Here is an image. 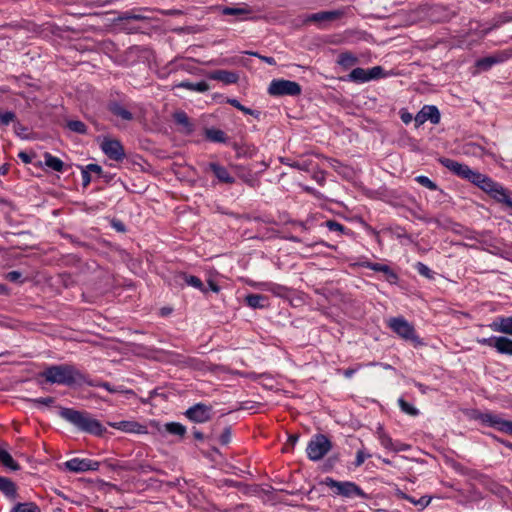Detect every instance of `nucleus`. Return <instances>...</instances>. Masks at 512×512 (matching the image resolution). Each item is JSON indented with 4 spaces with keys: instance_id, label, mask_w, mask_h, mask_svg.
Masks as SVG:
<instances>
[{
    "instance_id": "obj_54",
    "label": "nucleus",
    "mask_w": 512,
    "mask_h": 512,
    "mask_svg": "<svg viewBox=\"0 0 512 512\" xmlns=\"http://www.w3.org/2000/svg\"><path fill=\"white\" fill-rule=\"evenodd\" d=\"M400 118L405 124H409L412 121L413 116L409 112L402 110L400 112Z\"/></svg>"
},
{
    "instance_id": "obj_14",
    "label": "nucleus",
    "mask_w": 512,
    "mask_h": 512,
    "mask_svg": "<svg viewBox=\"0 0 512 512\" xmlns=\"http://www.w3.org/2000/svg\"><path fill=\"white\" fill-rule=\"evenodd\" d=\"M468 181L491 195L493 189L496 187L497 182L493 181L490 177L472 170L469 177L467 178Z\"/></svg>"
},
{
    "instance_id": "obj_42",
    "label": "nucleus",
    "mask_w": 512,
    "mask_h": 512,
    "mask_svg": "<svg viewBox=\"0 0 512 512\" xmlns=\"http://www.w3.org/2000/svg\"><path fill=\"white\" fill-rule=\"evenodd\" d=\"M415 267L420 275H422L428 279L433 278L434 272L427 265H425L421 262H418Z\"/></svg>"
},
{
    "instance_id": "obj_28",
    "label": "nucleus",
    "mask_w": 512,
    "mask_h": 512,
    "mask_svg": "<svg viewBox=\"0 0 512 512\" xmlns=\"http://www.w3.org/2000/svg\"><path fill=\"white\" fill-rule=\"evenodd\" d=\"M0 491L5 494L7 497L15 498L17 495V489L14 482H12L9 478L0 477Z\"/></svg>"
},
{
    "instance_id": "obj_25",
    "label": "nucleus",
    "mask_w": 512,
    "mask_h": 512,
    "mask_svg": "<svg viewBox=\"0 0 512 512\" xmlns=\"http://www.w3.org/2000/svg\"><path fill=\"white\" fill-rule=\"evenodd\" d=\"M177 282L180 284L184 283V284L194 287L202 292L206 291L201 279L196 276H193V275H189L186 273H180L177 276Z\"/></svg>"
},
{
    "instance_id": "obj_44",
    "label": "nucleus",
    "mask_w": 512,
    "mask_h": 512,
    "mask_svg": "<svg viewBox=\"0 0 512 512\" xmlns=\"http://www.w3.org/2000/svg\"><path fill=\"white\" fill-rule=\"evenodd\" d=\"M227 102L230 105H232L233 107L237 108L238 110L244 112L245 114H248V115H253L254 114L253 110L243 106L237 99H228Z\"/></svg>"
},
{
    "instance_id": "obj_11",
    "label": "nucleus",
    "mask_w": 512,
    "mask_h": 512,
    "mask_svg": "<svg viewBox=\"0 0 512 512\" xmlns=\"http://www.w3.org/2000/svg\"><path fill=\"white\" fill-rule=\"evenodd\" d=\"M101 149L112 160L120 161L125 157L124 148L118 140L105 138L101 143Z\"/></svg>"
},
{
    "instance_id": "obj_26",
    "label": "nucleus",
    "mask_w": 512,
    "mask_h": 512,
    "mask_svg": "<svg viewBox=\"0 0 512 512\" xmlns=\"http://www.w3.org/2000/svg\"><path fill=\"white\" fill-rule=\"evenodd\" d=\"M495 349L500 354L512 356V339L498 336Z\"/></svg>"
},
{
    "instance_id": "obj_39",
    "label": "nucleus",
    "mask_w": 512,
    "mask_h": 512,
    "mask_svg": "<svg viewBox=\"0 0 512 512\" xmlns=\"http://www.w3.org/2000/svg\"><path fill=\"white\" fill-rule=\"evenodd\" d=\"M398 403H399V406H400L401 410L404 413L409 414L411 416H417L419 414V410L417 408H415L413 405L409 404L408 402H406L402 398H400L398 400Z\"/></svg>"
},
{
    "instance_id": "obj_40",
    "label": "nucleus",
    "mask_w": 512,
    "mask_h": 512,
    "mask_svg": "<svg viewBox=\"0 0 512 512\" xmlns=\"http://www.w3.org/2000/svg\"><path fill=\"white\" fill-rule=\"evenodd\" d=\"M67 127L76 133L84 134L87 131L86 125L78 120H71L67 123Z\"/></svg>"
},
{
    "instance_id": "obj_2",
    "label": "nucleus",
    "mask_w": 512,
    "mask_h": 512,
    "mask_svg": "<svg viewBox=\"0 0 512 512\" xmlns=\"http://www.w3.org/2000/svg\"><path fill=\"white\" fill-rule=\"evenodd\" d=\"M40 376L50 384L71 386L81 379L80 372L72 365L60 364L46 367Z\"/></svg>"
},
{
    "instance_id": "obj_20",
    "label": "nucleus",
    "mask_w": 512,
    "mask_h": 512,
    "mask_svg": "<svg viewBox=\"0 0 512 512\" xmlns=\"http://www.w3.org/2000/svg\"><path fill=\"white\" fill-rule=\"evenodd\" d=\"M336 63L343 70H349L359 63V58L354 53L345 51L338 55Z\"/></svg>"
},
{
    "instance_id": "obj_32",
    "label": "nucleus",
    "mask_w": 512,
    "mask_h": 512,
    "mask_svg": "<svg viewBox=\"0 0 512 512\" xmlns=\"http://www.w3.org/2000/svg\"><path fill=\"white\" fill-rule=\"evenodd\" d=\"M178 87L186 88L196 92H205L209 89V85L205 81H200L197 83L181 82Z\"/></svg>"
},
{
    "instance_id": "obj_52",
    "label": "nucleus",
    "mask_w": 512,
    "mask_h": 512,
    "mask_svg": "<svg viewBox=\"0 0 512 512\" xmlns=\"http://www.w3.org/2000/svg\"><path fill=\"white\" fill-rule=\"evenodd\" d=\"M35 403H38V404H41V405H45V406H50L54 403V398L52 397H42V398H37L34 400Z\"/></svg>"
},
{
    "instance_id": "obj_5",
    "label": "nucleus",
    "mask_w": 512,
    "mask_h": 512,
    "mask_svg": "<svg viewBox=\"0 0 512 512\" xmlns=\"http://www.w3.org/2000/svg\"><path fill=\"white\" fill-rule=\"evenodd\" d=\"M332 448L331 442L323 434H317L309 441L306 452L312 461L321 460Z\"/></svg>"
},
{
    "instance_id": "obj_22",
    "label": "nucleus",
    "mask_w": 512,
    "mask_h": 512,
    "mask_svg": "<svg viewBox=\"0 0 512 512\" xmlns=\"http://www.w3.org/2000/svg\"><path fill=\"white\" fill-rule=\"evenodd\" d=\"M209 169L214 173L216 178L223 183L232 184L234 178L230 175L228 170L216 162L209 163Z\"/></svg>"
},
{
    "instance_id": "obj_21",
    "label": "nucleus",
    "mask_w": 512,
    "mask_h": 512,
    "mask_svg": "<svg viewBox=\"0 0 512 512\" xmlns=\"http://www.w3.org/2000/svg\"><path fill=\"white\" fill-rule=\"evenodd\" d=\"M365 267L370 270L376 271V272L384 273L386 275V279L390 283H396V281L398 279L397 274L388 265L381 264V263L367 262L365 264Z\"/></svg>"
},
{
    "instance_id": "obj_16",
    "label": "nucleus",
    "mask_w": 512,
    "mask_h": 512,
    "mask_svg": "<svg viewBox=\"0 0 512 512\" xmlns=\"http://www.w3.org/2000/svg\"><path fill=\"white\" fill-rule=\"evenodd\" d=\"M108 425L112 428L118 429L126 433H146L145 426L139 424L136 421L109 422Z\"/></svg>"
},
{
    "instance_id": "obj_50",
    "label": "nucleus",
    "mask_w": 512,
    "mask_h": 512,
    "mask_svg": "<svg viewBox=\"0 0 512 512\" xmlns=\"http://www.w3.org/2000/svg\"><path fill=\"white\" fill-rule=\"evenodd\" d=\"M432 498L428 496H422L417 499L416 506H419L421 509L426 508L431 503Z\"/></svg>"
},
{
    "instance_id": "obj_15",
    "label": "nucleus",
    "mask_w": 512,
    "mask_h": 512,
    "mask_svg": "<svg viewBox=\"0 0 512 512\" xmlns=\"http://www.w3.org/2000/svg\"><path fill=\"white\" fill-rule=\"evenodd\" d=\"M440 163L445 168H447L448 170L453 172L455 175H457L463 179H466V180L472 171V169L469 166L459 163V162L449 159V158H442L440 160Z\"/></svg>"
},
{
    "instance_id": "obj_6",
    "label": "nucleus",
    "mask_w": 512,
    "mask_h": 512,
    "mask_svg": "<svg viewBox=\"0 0 512 512\" xmlns=\"http://www.w3.org/2000/svg\"><path fill=\"white\" fill-rule=\"evenodd\" d=\"M301 92L302 88L297 82L285 79H274L268 87V93L272 96H297Z\"/></svg>"
},
{
    "instance_id": "obj_17",
    "label": "nucleus",
    "mask_w": 512,
    "mask_h": 512,
    "mask_svg": "<svg viewBox=\"0 0 512 512\" xmlns=\"http://www.w3.org/2000/svg\"><path fill=\"white\" fill-rule=\"evenodd\" d=\"M209 79L220 81L226 85L234 84L238 81L237 73L227 70H215L208 74Z\"/></svg>"
},
{
    "instance_id": "obj_48",
    "label": "nucleus",
    "mask_w": 512,
    "mask_h": 512,
    "mask_svg": "<svg viewBox=\"0 0 512 512\" xmlns=\"http://www.w3.org/2000/svg\"><path fill=\"white\" fill-rule=\"evenodd\" d=\"M326 226L330 231H336L342 233L344 231V226L336 221H327Z\"/></svg>"
},
{
    "instance_id": "obj_33",
    "label": "nucleus",
    "mask_w": 512,
    "mask_h": 512,
    "mask_svg": "<svg viewBox=\"0 0 512 512\" xmlns=\"http://www.w3.org/2000/svg\"><path fill=\"white\" fill-rule=\"evenodd\" d=\"M95 386L104 388L110 393L133 394V391L130 389H126L123 386H113L108 382H99Z\"/></svg>"
},
{
    "instance_id": "obj_63",
    "label": "nucleus",
    "mask_w": 512,
    "mask_h": 512,
    "mask_svg": "<svg viewBox=\"0 0 512 512\" xmlns=\"http://www.w3.org/2000/svg\"><path fill=\"white\" fill-rule=\"evenodd\" d=\"M353 373H354V371H353V370H346V371L344 372V375H345L346 377H351V376L353 375Z\"/></svg>"
},
{
    "instance_id": "obj_58",
    "label": "nucleus",
    "mask_w": 512,
    "mask_h": 512,
    "mask_svg": "<svg viewBox=\"0 0 512 512\" xmlns=\"http://www.w3.org/2000/svg\"><path fill=\"white\" fill-rule=\"evenodd\" d=\"M283 287L279 286V285H273V287H270V288H266V290H269L275 294H280V290H282Z\"/></svg>"
},
{
    "instance_id": "obj_43",
    "label": "nucleus",
    "mask_w": 512,
    "mask_h": 512,
    "mask_svg": "<svg viewBox=\"0 0 512 512\" xmlns=\"http://www.w3.org/2000/svg\"><path fill=\"white\" fill-rule=\"evenodd\" d=\"M371 454L367 453L364 449H359L356 453V459L354 465L360 467L366 459L370 458Z\"/></svg>"
},
{
    "instance_id": "obj_1",
    "label": "nucleus",
    "mask_w": 512,
    "mask_h": 512,
    "mask_svg": "<svg viewBox=\"0 0 512 512\" xmlns=\"http://www.w3.org/2000/svg\"><path fill=\"white\" fill-rule=\"evenodd\" d=\"M60 416L79 430L96 436H100L106 431L104 426L87 412L64 408L61 410Z\"/></svg>"
},
{
    "instance_id": "obj_55",
    "label": "nucleus",
    "mask_w": 512,
    "mask_h": 512,
    "mask_svg": "<svg viewBox=\"0 0 512 512\" xmlns=\"http://www.w3.org/2000/svg\"><path fill=\"white\" fill-rule=\"evenodd\" d=\"M88 172H93L96 174H101L102 168L97 164H88L85 168Z\"/></svg>"
},
{
    "instance_id": "obj_4",
    "label": "nucleus",
    "mask_w": 512,
    "mask_h": 512,
    "mask_svg": "<svg viewBox=\"0 0 512 512\" xmlns=\"http://www.w3.org/2000/svg\"><path fill=\"white\" fill-rule=\"evenodd\" d=\"M389 328L399 337L410 341L415 347L423 345V341L416 334L414 326L403 317H393L388 320Z\"/></svg>"
},
{
    "instance_id": "obj_35",
    "label": "nucleus",
    "mask_w": 512,
    "mask_h": 512,
    "mask_svg": "<svg viewBox=\"0 0 512 512\" xmlns=\"http://www.w3.org/2000/svg\"><path fill=\"white\" fill-rule=\"evenodd\" d=\"M11 512H41L40 508L33 502L18 503Z\"/></svg>"
},
{
    "instance_id": "obj_51",
    "label": "nucleus",
    "mask_w": 512,
    "mask_h": 512,
    "mask_svg": "<svg viewBox=\"0 0 512 512\" xmlns=\"http://www.w3.org/2000/svg\"><path fill=\"white\" fill-rule=\"evenodd\" d=\"M396 496L398 498H400V499L407 500V501H409L410 503H412L413 505L416 506L417 499H415L414 497L409 496L408 494L404 493L403 491L398 490L396 492Z\"/></svg>"
},
{
    "instance_id": "obj_3",
    "label": "nucleus",
    "mask_w": 512,
    "mask_h": 512,
    "mask_svg": "<svg viewBox=\"0 0 512 512\" xmlns=\"http://www.w3.org/2000/svg\"><path fill=\"white\" fill-rule=\"evenodd\" d=\"M324 484L331 488L335 494L345 498L360 497L368 499L369 496L356 483L352 481H337L331 477H326Z\"/></svg>"
},
{
    "instance_id": "obj_27",
    "label": "nucleus",
    "mask_w": 512,
    "mask_h": 512,
    "mask_svg": "<svg viewBox=\"0 0 512 512\" xmlns=\"http://www.w3.org/2000/svg\"><path fill=\"white\" fill-rule=\"evenodd\" d=\"M0 462L6 468L17 471L20 469L19 464L12 458L11 454L3 447H0Z\"/></svg>"
},
{
    "instance_id": "obj_62",
    "label": "nucleus",
    "mask_w": 512,
    "mask_h": 512,
    "mask_svg": "<svg viewBox=\"0 0 512 512\" xmlns=\"http://www.w3.org/2000/svg\"><path fill=\"white\" fill-rule=\"evenodd\" d=\"M298 440V436L297 435H290L289 436V442L294 445Z\"/></svg>"
},
{
    "instance_id": "obj_47",
    "label": "nucleus",
    "mask_w": 512,
    "mask_h": 512,
    "mask_svg": "<svg viewBox=\"0 0 512 512\" xmlns=\"http://www.w3.org/2000/svg\"><path fill=\"white\" fill-rule=\"evenodd\" d=\"M231 436H232L231 435V429L230 428H225L224 431L221 433V435L219 437V442L222 445H227L231 441Z\"/></svg>"
},
{
    "instance_id": "obj_23",
    "label": "nucleus",
    "mask_w": 512,
    "mask_h": 512,
    "mask_svg": "<svg viewBox=\"0 0 512 512\" xmlns=\"http://www.w3.org/2000/svg\"><path fill=\"white\" fill-rule=\"evenodd\" d=\"M252 13V10L251 8L244 4L242 6H239V7H223L222 8V14L224 15H230V16H235L236 18L240 19V20H244V19H247V17Z\"/></svg>"
},
{
    "instance_id": "obj_18",
    "label": "nucleus",
    "mask_w": 512,
    "mask_h": 512,
    "mask_svg": "<svg viewBox=\"0 0 512 512\" xmlns=\"http://www.w3.org/2000/svg\"><path fill=\"white\" fill-rule=\"evenodd\" d=\"M490 196L497 202L512 208V191L504 188L501 184H496Z\"/></svg>"
},
{
    "instance_id": "obj_41",
    "label": "nucleus",
    "mask_w": 512,
    "mask_h": 512,
    "mask_svg": "<svg viewBox=\"0 0 512 512\" xmlns=\"http://www.w3.org/2000/svg\"><path fill=\"white\" fill-rule=\"evenodd\" d=\"M497 62H498V59L495 57H486V58H482L477 61V67H479L483 70H488Z\"/></svg>"
},
{
    "instance_id": "obj_46",
    "label": "nucleus",
    "mask_w": 512,
    "mask_h": 512,
    "mask_svg": "<svg viewBox=\"0 0 512 512\" xmlns=\"http://www.w3.org/2000/svg\"><path fill=\"white\" fill-rule=\"evenodd\" d=\"M497 338L498 336H492V337H489V338H481V339H478L477 342L481 345H485V346H489V347H492V348H495L496 347V343H497Z\"/></svg>"
},
{
    "instance_id": "obj_29",
    "label": "nucleus",
    "mask_w": 512,
    "mask_h": 512,
    "mask_svg": "<svg viewBox=\"0 0 512 512\" xmlns=\"http://www.w3.org/2000/svg\"><path fill=\"white\" fill-rule=\"evenodd\" d=\"M44 163H45L46 167L50 168L53 171H57V172L63 171V168H64L63 161L60 158L55 157L50 153L44 154Z\"/></svg>"
},
{
    "instance_id": "obj_64",
    "label": "nucleus",
    "mask_w": 512,
    "mask_h": 512,
    "mask_svg": "<svg viewBox=\"0 0 512 512\" xmlns=\"http://www.w3.org/2000/svg\"><path fill=\"white\" fill-rule=\"evenodd\" d=\"M194 436L196 439H203V434L201 432H195Z\"/></svg>"
},
{
    "instance_id": "obj_49",
    "label": "nucleus",
    "mask_w": 512,
    "mask_h": 512,
    "mask_svg": "<svg viewBox=\"0 0 512 512\" xmlns=\"http://www.w3.org/2000/svg\"><path fill=\"white\" fill-rule=\"evenodd\" d=\"M22 274L19 271H11L6 274V279L10 282H18Z\"/></svg>"
},
{
    "instance_id": "obj_59",
    "label": "nucleus",
    "mask_w": 512,
    "mask_h": 512,
    "mask_svg": "<svg viewBox=\"0 0 512 512\" xmlns=\"http://www.w3.org/2000/svg\"><path fill=\"white\" fill-rule=\"evenodd\" d=\"M113 227L117 230V231H125V228H124V225L121 223V222H114L113 223Z\"/></svg>"
},
{
    "instance_id": "obj_30",
    "label": "nucleus",
    "mask_w": 512,
    "mask_h": 512,
    "mask_svg": "<svg viewBox=\"0 0 512 512\" xmlns=\"http://www.w3.org/2000/svg\"><path fill=\"white\" fill-rule=\"evenodd\" d=\"M110 111L117 117H120L122 120L130 121L133 116L132 113L127 110L124 106L118 103H113L110 105Z\"/></svg>"
},
{
    "instance_id": "obj_7",
    "label": "nucleus",
    "mask_w": 512,
    "mask_h": 512,
    "mask_svg": "<svg viewBox=\"0 0 512 512\" xmlns=\"http://www.w3.org/2000/svg\"><path fill=\"white\" fill-rule=\"evenodd\" d=\"M388 76L381 66H374L370 69L354 68L346 80L354 83H366L372 80H377Z\"/></svg>"
},
{
    "instance_id": "obj_45",
    "label": "nucleus",
    "mask_w": 512,
    "mask_h": 512,
    "mask_svg": "<svg viewBox=\"0 0 512 512\" xmlns=\"http://www.w3.org/2000/svg\"><path fill=\"white\" fill-rule=\"evenodd\" d=\"M15 117V114L10 111L0 113V123L2 125H9L11 122L14 121Z\"/></svg>"
},
{
    "instance_id": "obj_56",
    "label": "nucleus",
    "mask_w": 512,
    "mask_h": 512,
    "mask_svg": "<svg viewBox=\"0 0 512 512\" xmlns=\"http://www.w3.org/2000/svg\"><path fill=\"white\" fill-rule=\"evenodd\" d=\"M82 181L84 186H87L91 182V177L86 169L82 171Z\"/></svg>"
},
{
    "instance_id": "obj_12",
    "label": "nucleus",
    "mask_w": 512,
    "mask_h": 512,
    "mask_svg": "<svg viewBox=\"0 0 512 512\" xmlns=\"http://www.w3.org/2000/svg\"><path fill=\"white\" fill-rule=\"evenodd\" d=\"M415 126L419 127L426 121L433 124H438L440 121V113L437 107L432 105H425L414 117Z\"/></svg>"
},
{
    "instance_id": "obj_24",
    "label": "nucleus",
    "mask_w": 512,
    "mask_h": 512,
    "mask_svg": "<svg viewBox=\"0 0 512 512\" xmlns=\"http://www.w3.org/2000/svg\"><path fill=\"white\" fill-rule=\"evenodd\" d=\"M245 303L252 309H264L268 307V297L260 294H249L245 297Z\"/></svg>"
},
{
    "instance_id": "obj_13",
    "label": "nucleus",
    "mask_w": 512,
    "mask_h": 512,
    "mask_svg": "<svg viewBox=\"0 0 512 512\" xmlns=\"http://www.w3.org/2000/svg\"><path fill=\"white\" fill-rule=\"evenodd\" d=\"M185 415L193 422L204 423L211 418V407L198 403L190 407Z\"/></svg>"
},
{
    "instance_id": "obj_57",
    "label": "nucleus",
    "mask_w": 512,
    "mask_h": 512,
    "mask_svg": "<svg viewBox=\"0 0 512 512\" xmlns=\"http://www.w3.org/2000/svg\"><path fill=\"white\" fill-rule=\"evenodd\" d=\"M19 158L22 159V161L24 163H30L31 162V158L28 154L24 153V152H20L19 153Z\"/></svg>"
},
{
    "instance_id": "obj_19",
    "label": "nucleus",
    "mask_w": 512,
    "mask_h": 512,
    "mask_svg": "<svg viewBox=\"0 0 512 512\" xmlns=\"http://www.w3.org/2000/svg\"><path fill=\"white\" fill-rule=\"evenodd\" d=\"M490 327L495 332L512 335V316L498 317Z\"/></svg>"
},
{
    "instance_id": "obj_61",
    "label": "nucleus",
    "mask_w": 512,
    "mask_h": 512,
    "mask_svg": "<svg viewBox=\"0 0 512 512\" xmlns=\"http://www.w3.org/2000/svg\"><path fill=\"white\" fill-rule=\"evenodd\" d=\"M209 287L214 292H218L219 291V287L214 282H212V281L209 282Z\"/></svg>"
},
{
    "instance_id": "obj_38",
    "label": "nucleus",
    "mask_w": 512,
    "mask_h": 512,
    "mask_svg": "<svg viewBox=\"0 0 512 512\" xmlns=\"http://www.w3.org/2000/svg\"><path fill=\"white\" fill-rule=\"evenodd\" d=\"M415 181L420 184L421 186L429 189V190H432V191H435L438 189V186L436 185V183H434L430 178H428L427 176H424V175H419V176H416L415 177Z\"/></svg>"
},
{
    "instance_id": "obj_60",
    "label": "nucleus",
    "mask_w": 512,
    "mask_h": 512,
    "mask_svg": "<svg viewBox=\"0 0 512 512\" xmlns=\"http://www.w3.org/2000/svg\"><path fill=\"white\" fill-rule=\"evenodd\" d=\"M261 59L264 60L266 63H268L270 65L275 64V60L272 57L263 56V57H261Z\"/></svg>"
},
{
    "instance_id": "obj_31",
    "label": "nucleus",
    "mask_w": 512,
    "mask_h": 512,
    "mask_svg": "<svg viewBox=\"0 0 512 512\" xmlns=\"http://www.w3.org/2000/svg\"><path fill=\"white\" fill-rule=\"evenodd\" d=\"M205 134H206L207 139H209L212 142L224 143L227 140L225 133L220 129H215V128L207 129Z\"/></svg>"
},
{
    "instance_id": "obj_34",
    "label": "nucleus",
    "mask_w": 512,
    "mask_h": 512,
    "mask_svg": "<svg viewBox=\"0 0 512 512\" xmlns=\"http://www.w3.org/2000/svg\"><path fill=\"white\" fill-rule=\"evenodd\" d=\"M165 430L173 435L183 437L186 433V428L178 422H170L165 424Z\"/></svg>"
},
{
    "instance_id": "obj_37",
    "label": "nucleus",
    "mask_w": 512,
    "mask_h": 512,
    "mask_svg": "<svg viewBox=\"0 0 512 512\" xmlns=\"http://www.w3.org/2000/svg\"><path fill=\"white\" fill-rule=\"evenodd\" d=\"M174 120L177 124L182 125L188 132L192 131V125L189 122L187 114L183 111L174 114Z\"/></svg>"
},
{
    "instance_id": "obj_53",
    "label": "nucleus",
    "mask_w": 512,
    "mask_h": 512,
    "mask_svg": "<svg viewBox=\"0 0 512 512\" xmlns=\"http://www.w3.org/2000/svg\"><path fill=\"white\" fill-rule=\"evenodd\" d=\"M482 150H483V149H482L480 146H476V145H474V144H469V145L467 146V151H466V152H467V153H471V154H473V155H480V154H481V152H482Z\"/></svg>"
},
{
    "instance_id": "obj_10",
    "label": "nucleus",
    "mask_w": 512,
    "mask_h": 512,
    "mask_svg": "<svg viewBox=\"0 0 512 512\" xmlns=\"http://www.w3.org/2000/svg\"><path fill=\"white\" fill-rule=\"evenodd\" d=\"M479 418L483 424L512 435V421L504 420L499 415L493 413H483Z\"/></svg>"
},
{
    "instance_id": "obj_36",
    "label": "nucleus",
    "mask_w": 512,
    "mask_h": 512,
    "mask_svg": "<svg viewBox=\"0 0 512 512\" xmlns=\"http://www.w3.org/2000/svg\"><path fill=\"white\" fill-rule=\"evenodd\" d=\"M379 441H380L381 445L384 448H386V449L393 450V451H401V450H403V448L395 446L393 441H392V439H391V437L388 436L384 432H381L379 434Z\"/></svg>"
},
{
    "instance_id": "obj_9",
    "label": "nucleus",
    "mask_w": 512,
    "mask_h": 512,
    "mask_svg": "<svg viewBox=\"0 0 512 512\" xmlns=\"http://www.w3.org/2000/svg\"><path fill=\"white\" fill-rule=\"evenodd\" d=\"M65 468L74 473H83L87 471H96L100 467L98 461L87 458H72L64 463Z\"/></svg>"
},
{
    "instance_id": "obj_8",
    "label": "nucleus",
    "mask_w": 512,
    "mask_h": 512,
    "mask_svg": "<svg viewBox=\"0 0 512 512\" xmlns=\"http://www.w3.org/2000/svg\"><path fill=\"white\" fill-rule=\"evenodd\" d=\"M343 14L342 10L320 11L306 15L303 19V23L313 24L319 29H325L331 22L340 19Z\"/></svg>"
}]
</instances>
